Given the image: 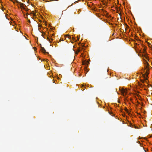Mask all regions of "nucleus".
<instances>
[{"label": "nucleus", "instance_id": "obj_1", "mask_svg": "<svg viewBox=\"0 0 152 152\" xmlns=\"http://www.w3.org/2000/svg\"><path fill=\"white\" fill-rule=\"evenodd\" d=\"M15 1L17 2V3L20 4V6L21 8V9H23L25 10V8L24 7V4L23 3H21L20 2H19L18 0H15Z\"/></svg>", "mask_w": 152, "mask_h": 152}, {"label": "nucleus", "instance_id": "obj_2", "mask_svg": "<svg viewBox=\"0 0 152 152\" xmlns=\"http://www.w3.org/2000/svg\"><path fill=\"white\" fill-rule=\"evenodd\" d=\"M41 50H42V51L43 53H46L47 54H49V53L46 51L45 50V49L44 47H41Z\"/></svg>", "mask_w": 152, "mask_h": 152}, {"label": "nucleus", "instance_id": "obj_3", "mask_svg": "<svg viewBox=\"0 0 152 152\" xmlns=\"http://www.w3.org/2000/svg\"><path fill=\"white\" fill-rule=\"evenodd\" d=\"M89 64V63L88 61H85L83 62V65H88Z\"/></svg>", "mask_w": 152, "mask_h": 152}, {"label": "nucleus", "instance_id": "obj_4", "mask_svg": "<svg viewBox=\"0 0 152 152\" xmlns=\"http://www.w3.org/2000/svg\"><path fill=\"white\" fill-rule=\"evenodd\" d=\"M142 75L145 80H148V76H145V74H143Z\"/></svg>", "mask_w": 152, "mask_h": 152}, {"label": "nucleus", "instance_id": "obj_5", "mask_svg": "<svg viewBox=\"0 0 152 152\" xmlns=\"http://www.w3.org/2000/svg\"><path fill=\"white\" fill-rule=\"evenodd\" d=\"M31 14H32L34 16H36V13L34 11L31 12Z\"/></svg>", "mask_w": 152, "mask_h": 152}, {"label": "nucleus", "instance_id": "obj_6", "mask_svg": "<svg viewBox=\"0 0 152 152\" xmlns=\"http://www.w3.org/2000/svg\"><path fill=\"white\" fill-rule=\"evenodd\" d=\"M126 91L124 89H123L121 91V92L122 94H124V93H125Z\"/></svg>", "mask_w": 152, "mask_h": 152}, {"label": "nucleus", "instance_id": "obj_7", "mask_svg": "<svg viewBox=\"0 0 152 152\" xmlns=\"http://www.w3.org/2000/svg\"><path fill=\"white\" fill-rule=\"evenodd\" d=\"M148 74H149L148 72L147 71L146 72L145 75H146V76H148Z\"/></svg>", "mask_w": 152, "mask_h": 152}, {"label": "nucleus", "instance_id": "obj_8", "mask_svg": "<svg viewBox=\"0 0 152 152\" xmlns=\"http://www.w3.org/2000/svg\"><path fill=\"white\" fill-rule=\"evenodd\" d=\"M66 36H68V38H69V39H70L71 38V37L69 35H66Z\"/></svg>", "mask_w": 152, "mask_h": 152}, {"label": "nucleus", "instance_id": "obj_9", "mask_svg": "<svg viewBox=\"0 0 152 152\" xmlns=\"http://www.w3.org/2000/svg\"><path fill=\"white\" fill-rule=\"evenodd\" d=\"M125 111H126V112H128V109H127L126 108V109H125Z\"/></svg>", "mask_w": 152, "mask_h": 152}, {"label": "nucleus", "instance_id": "obj_10", "mask_svg": "<svg viewBox=\"0 0 152 152\" xmlns=\"http://www.w3.org/2000/svg\"><path fill=\"white\" fill-rule=\"evenodd\" d=\"M28 22L29 23H31V22H30V21L29 20H28Z\"/></svg>", "mask_w": 152, "mask_h": 152}, {"label": "nucleus", "instance_id": "obj_11", "mask_svg": "<svg viewBox=\"0 0 152 152\" xmlns=\"http://www.w3.org/2000/svg\"><path fill=\"white\" fill-rule=\"evenodd\" d=\"M48 41H50V39H49V38L48 37Z\"/></svg>", "mask_w": 152, "mask_h": 152}, {"label": "nucleus", "instance_id": "obj_12", "mask_svg": "<svg viewBox=\"0 0 152 152\" xmlns=\"http://www.w3.org/2000/svg\"><path fill=\"white\" fill-rule=\"evenodd\" d=\"M72 39H73V40L74 41H75V38H74V37H72Z\"/></svg>", "mask_w": 152, "mask_h": 152}, {"label": "nucleus", "instance_id": "obj_13", "mask_svg": "<svg viewBox=\"0 0 152 152\" xmlns=\"http://www.w3.org/2000/svg\"><path fill=\"white\" fill-rule=\"evenodd\" d=\"M80 51V49H79L78 50V52H79Z\"/></svg>", "mask_w": 152, "mask_h": 152}, {"label": "nucleus", "instance_id": "obj_14", "mask_svg": "<svg viewBox=\"0 0 152 152\" xmlns=\"http://www.w3.org/2000/svg\"><path fill=\"white\" fill-rule=\"evenodd\" d=\"M14 3H15V2H14L12 0H11Z\"/></svg>", "mask_w": 152, "mask_h": 152}, {"label": "nucleus", "instance_id": "obj_15", "mask_svg": "<svg viewBox=\"0 0 152 152\" xmlns=\"http://www.w3.org/2000/svg\"><path fill=\"white\" fill-rule=\"evenodd\" d=\"M79 38H78V40H79Z\"/></svg>", "mask_w": 152, "mask_h": 152}, {"label": "nucleus", "instance_id": "obj_16", "mask_svg": "<svg viewBox=\"0 0 152 152\" xmlns=\"http://www.w3.org/2000/svg\"><path fill=\"white\" fill-rule=\"evenodd\" d=\"M150 45H151V44H149Z\"/></svg>", "mask_w": 152, "mask_h": 152}, {"label": "nucleus", "instance_id": "obj_17", "mask_svg": "<svg viewBox=\"0 0 152 152\" xmlns=\"http://www.w3.org/2000/svg\"><path fill=\"white\" fill-rule=\"evenodd\" d=\"M125 124L123 122V124Z\"/></svg>", "mask_w": 152, "mask_h": 152}]
</instances>
